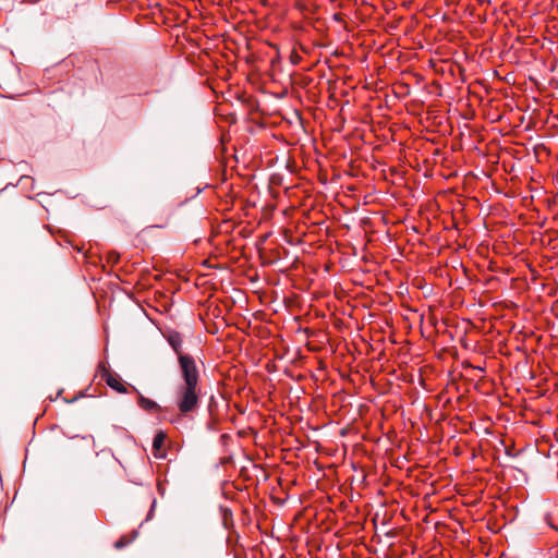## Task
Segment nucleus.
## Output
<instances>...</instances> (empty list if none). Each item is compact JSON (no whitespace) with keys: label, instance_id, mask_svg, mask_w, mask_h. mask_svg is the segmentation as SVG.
Returning a JSON list of instances; mask_svg holds the SVG:
<instances>
[{"label":"nucleus","instance_id":"f257e3e1","mask_svg":"<svg viewBox=\"0 0 558 558\" xmlns=\"http://www.w3.org/2000/svg\"><path fill=\"white\" fill-rule=\"evenodd\" d=\"M182 383L174 390V404L182 416H191L199 407V374L195 360L186 354L179 357Z\"/></svg>","mask_w":558,"mask_h":558},{"label":"nucleus","instance_id":"f03ea898","mask_svg":"<svg viewBox=\"0 0 558 558\" xmlns=\"http://www.w3.org/2000/svg\"><path fill=\"white\" fill-rule=\"evenodd\" d=\"M167 440V434L162 430H159L153 440V454L156 459H165L167 457V451L165 448V444Z\"/></svg>","mask_w":558,"mask_h":558},{"label":"nucleus","instance_id":"7ed1b4c3","mask_svg":"<svg viewBox=\"0 0 558 558\" xmlns=\"http://www.w3.org/2000/svg\"><path fill=\"white\" fill-rule=\"evenodd\" d=\"M104 379H105L106 384L113 390H116L120 393L126 392L125 385L123 384L120 376H118L117 374L106 372L104 375Z\"/></svg>","mask_w":558,"mask_h":558},{"label":"nucleus","instance_id":"20e7f679","mask_svg":"<svg viewBox=\"0 0 558 558\" xmlns=\"http://www.w3.org/2000/svg\"><path fill=\"white\" fill-rule=\"evenodd\" d=\"M138 405L146 412L154 413L159 410V405L148 398H145L144 396L140 395L138 397Z\"/></svg>","mask_w":558,"mask_h":558},{"label":"nucleus","instance_id":"39448f33","mask_svg":"<svg viewBox=\"0 0 558 558\" xmlns=\"http://www.w3.org/2000/svg\"><path fill=\"white\" fill-rule=\"evenodd\" d=\"M168 342L172 347V349L175 351V353L178 354V359H179L180 354H183L181 352L182 338H181L180 333H178V332L170 333L168 336Z\"/></svg>","mask_w":558,"mask_h":558},{"label":"nucleus","instance_id":"423d86ee","mask_svg":"<svg viewBox=\"0 0 558 558\" xmlns=\"http://www.w3.org/2000/svg\"><path fill=\"white\" fill-rule=\"evenodd\" d=\"M136 537V533L133 532L132 534L130 535H123L121 536L114 544V547L117 549H121L125 546H128L129 544H131L133 542V539Z\"/></svg>","mask_w":558,"mask_h":558},{"label":"nucleus","instance_id":"0eeeda50","mask_svg":"<svg viewBox=\"0 0 558 558\" xmlns=\"http://www.w3.org/2000/svg\"><path fill=\"white\" fill-rule=\"evenodd\" d=\"M104 457L107 459V461H108V463H109V464L114 465V458H113V456H112V454H110V453H106V454H104Z\"/></svg>","mask_w":558,"mask_h":558}]
</instances>
